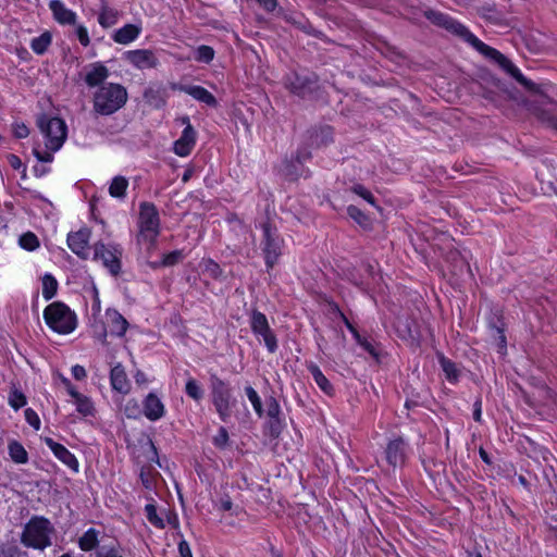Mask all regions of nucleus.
<instances>
[{"label": "nucleus", "mask_w": 557, "mask_h": 557, "mask_svg": "<svg viewBox=\"0 0 557 557\" xmlns=\"http://www.w3.org/2000/svg\"><path fill=\"white\" fill-rule=\"evenodd\" d=\"M261 230L262 238L260 245L267 270L269 272L278 262V259L282 255L284 239L281 237L277 228L270 222L262 223Z\"/></svg>", "instance_id": "0eeeda50"}, {"label": "nucleus", "mask_w": 557, "mask_h": 557, "mask_svg": "<svg viewBox=\"0 0 557 557\" xmlns=\"http://www.w3.org/2000/svg\"><path fill=\"white\" fill-rule=\"evenodd\" d=\"M51 40V34L49 32H45L40 36L32 39L30 48L35 53L44 54L50 46Z\"/></svg>", "instance_id": "f704fd0d"}, {"label": "nucleus", "mask_w": 557, "mask_h": 557, "mask_svg": "<svg viewBox=\"0 0 557 557\" xmlns=\"http://www.w3.org/2000/svg\"><path fill=\"white\" fill-rule=\"evenodd\" d=\"M184 259V253L182 250H173L170 253H166L161 259V264L164 267H172L177 264Z\"/></svg>", "instance_id": "de8ad7c7"}, {"label": "nucleus", "mask_w": 557, "mask_h": 557, "mask_svg": "<svg viewBox=\"0 0 557 557\" xmlns=\"http://www.w3.org/2000/svg\"><path fill=\"white\" fill-rule=\"evenodd\" d=\"M49 8L52 11L53 17L63 25H74L76 22V14L72 10L65 8L61 0H50Z\"/></svg>", "instance_id": "4be33fe9"}, {"label": "nucleus", "mask_w": 557, "mask_h": 557, "mask_svg": "<svg viewBox=\"0 0 557 557\" xmlns=\"http://www.w3.org/2000/svg\"><path fill=\"white\" fill-rule=\"evenodd\" d=\"M212 404L223 422H227L232 413V389L226 382L216 374L210 375Z\"/></svg>", "instance_id": "1a4fd4ad"}, {"label": "nucleus", "mask_w": 557, "mask_h": 557, "mask_svg": "<svg viewBox=\"0 0 557 557\" xmlns=\"http://www.w3.org/2000/svg\"><path fill=\"white\" fill-rule=\"evenodd\" d=\"M144 413L150 421H157L164 416V405L153 393H149L144 400Z\"/></svg>", "instance_id": "412c9836"}, {"label": "nucleus", "mask_w": 557, "mask_h": 557, "mask_svg": "<svg viewBox=\"0 0 557 557\" xmlns=\"http://www.w3.org/2000/svg\"><path fill=\"white\" fill-rule=\"evenodd\" d=\"M109 76V70L102 63H94L85 76V83L89 87L102 84Z\"/></svg>", "instance_id": "a878e982"}, {"label": "nucleus", "mask_w": 557, "mask_h": 557, "mask_svg": "<svg viewBox=\"0 0 557 557\" xmlns=\"http://www.w3.org/2000/svg\"><path fill=\"white\" fill-rule=\"evenodd\" d=\"M472 46L486 58L497 63L502 70H504L507 74L513 77L519 84H521L528 90H535L536 85L532 81L524 77L520 70L498 50L487 46L476 37L472 38Z\"/></svg>", "instance_id": "423d86ee"}, {"label": "nucleus", "mask_w": 557, "mask_h": 557, "mask_svg": "<svg viewBox=\"0 0 557 557\" xmlns=\"http://www.w3.org/2000/svg\"><path fill=\"white\" fill-rule=\"evenodd\" d=\"M486 84H491L493 87H495L499 91H507L506 84L502 82L499 78H496L492 75H488L483 78Z\"/></svg>", "instance_id": "052dcab7"}, {"label": "nucleus", "mask_w": 557, "mask_h": 557, "mask_svg": "<svg viewBox=\"0 0 557 557\" xmlns=\"http://www.w3.org/2000/svg\"><path fill=\"white\" fill-rule=\"evenodd\" d=\"M267 12H273L278 3L276 0H256Z\"/></svg>", "instance_id": "69168bd1"}, {"label": "nucleus", "mask_w": 557, "mask_h": 557, "mask_svg": "<svg viewBox=\"0 0 557 557\" xmlns=\"http://www.w3.org/2000/svg\"><path fill=\"white\" fill-rule=\"evenodd\" d=\"M37 125L46 138L48 150L58 151L64 144L67 135L65 122L58 116L40 115Z\"/></svg>", "instance_id": "6e6552de"}, {"label": "nucleus", "mask_w": 557, "mask_h": 557, "mask_svg": "<svg viewBox=\"0 0 557 557\" xmlns=\"http://www.w3.org/2000/svg\"><path fill=\"white\" fill-rule=\"evenodd\" d=\"M89 235L90 233L88 230H79L78 232L70 233L67 235L69 248L82 259H87L88 257Z\"/></svg>", "instance_id": "2eb2a0df"}, {"label": "nucleus", "mask_w": 557, "mask_h": 557, "mask_svg": "<svg viewBox=\"0 0 557 557\" xmlns=\"http://www.w3.org/2000/svg\"><path fill=\"white\" fill-rule=\"evenodd\" d=\"M58 290V281L52 274H45L42 277V296L46 300L53 298Z\"/></svg>", "instance_id": "e433bc0d"}, {"label": "nucleus", "mask_w": 557, "mask_h": 557, "mask_svg": "<svg viewBox=\"0 0 557 557\" xmlns=\"http://www.w3.org/2000/svg\"><path fill=\"white\" fill-rule=\"evenodd\" d=\"M294 158L304 164L306 161L311 159V152L306 148L299 149Z\"/></svg>", "instance_id": "774afa93"}, {"label": "nucleus", "mask_w": 557, "mask_h": 557, "mask_svg": "<svg viewBox=\"0 0 557 557\" xmlns=\"http://www.w3.org/2000/svg\"><path fill=\"white\" fill-rule=\"evenodd\" d=\"M124 55L129 63L140 70L157 67L159 63L154 53L148 49L126 51Z\"/></svg>", "instance_id": "ddd939ff"}, {"label": "nucleus", "mask_w": 557, "mask_h": 557, "mask_svg": "<svg viewBox=\"0 0 557 557\" xmlns=\"http://www.w3.org/2000/svg\"><path fill=\"white\" fill-rule=\"evenodd\" d=\"M267 406H268L267 413H268L269 419L280 418L281 407H280L278 401L274 397H270L267 400Z\"/></svg>", "instance_id": "864d4df0"}, {"label": "nucleus", "mask_w": 557, "mask_h": 557, "mask_svg": "<svg viewBox=\"0 0 557 557\" xmlns=\"http://www.w3.org/2000/svg\"><path fill=\"white\" fill-rule=\"evenodd\" d=\"M178 553L181 557H193L189 544L185 540L178 543Z\"/></svg>", "instance_id": "0e129e2a"}, {"label": "nucleus", "mask_w": 557, "mask_h": 557, "mask_svg": "<svg viewBox=\"0 0 557 557\" xmlns=\"http://www.w3.org/2000/svg\"><path fill=\"white\" fill-rule=\"evenodd\" d=\"M128 187V181L124 176H115L113 177L110 186L109 194L113 198L123 199L126 196V189Z\"/></svg>", "instance_id": "473e14b6"}, {"label": "nucleus", "mask_w": 557, "mask_h": 557, "mask_svg": "<svg viewBox=\"0 0 557 557\" xmlns=\"http://www.w3.org/2000/svg\"><path fill=\"white\" fill-rule=\"evenodd\" d=\"M9 455L16 463H26L28 461V454L21 443L12 441L9 444Z\"/></svg>", "instance_id": "72a5a7b5"}, {"label": "nucleus", "mask_w": 557, "mask_h": 557, "mask_svg": "<svg viewBox=\"0 0 557 557\" xmlns=\"http://www.w3.org/2000/svg\"><path fill=\"white\" fill-rule=\"evenodd\" d=\"M172 89L184 91L185 94L191 96L194 99L203 102L207 106L215 107L218 104L215 97L202 86L173 84Z\"/></svg>", "instance_id": "a211bd4d"}, {"label": "nucleus", "mask_w": 557, "mask_h": 557, "mask_svg": "<svg viewBox=\"0 0 557 557\" xmlns=\"http://www.w3.org/2000/svg\"><path fill=\"white\" fill-rule=\"evenodd\" d=\"M438 362L441 364V368L443 372L445 373L446 379L449 382H457L459 377V371L456 367V363L453 362L450 359L446 358L443 354H437Z\"/></svg>", "instance_id": "2f4dec72"}, {"label": "nucleus", "mask_w": 557, "mask_h": 557, "mask_svg": "<svg viewBox=\"0 0 557 557\" xmlns=\"http://www.w3.org/2000/svg\"><path fill=\"white\" fill-rule=\"evenodd\" d=\"M333 141V128L329 125L315 126L307 131L306 144L310 148H321Z\"/></svg>", "instance_id": "4468645a"}, {"label": "nucleus", "mask_w": 557, "mask_h": 557, "mask_svg": "<svg viewBox=\"0 0 557 557\" xmlns=\"http://www.w3.org/2000/svg\"><path fill=\"white\" fill-rule=\"evenodd\" d=\"M138 224V243L147 244L149 249L153 248L160 234V218L158 209L152 202L144 201L140 203Z\"/></svg>", "instance_id": "7ed1b4c3"}, {"label": "nucleus", "mask_w": 557, "mask_h": 557, "mask_svg": "<svg viewBox=\"0 0 557 557\" xmlns=\"http://www.w3.org/2000/svg\"><path fill=\"white\" fill-rule=\"evenodd\" d=\"M21 549L12 543H7L0 546V557H21Z\"/></svg>", "instance_id": "603ef678"}, {"label": "nucleus", "mask_w": 557, "mask_h": 557, "mask_svg": "<svg viewBox=\"0 0 557 557\" xmlns=\"http://www.w3.org/2000/svg\"><path fill=\"white\" fill-rule=\"evenodd\" d=\"M24 414L25 420L27 421L28 424H30L35 430L40 429V419L35 410H33L32 408H27Z\"/></svg>", "instance_id": "5fc2aeb1"}, {"label": "nucleus", "mask_w": 557, "mask_h": 557, "mask_svg": "<svg viewBox=\"0 0 557 557\" xmlns=\"http://www.w3.org/2000/svg\"><path fill=\"white\" fill-rule=\"evenodd\" d=\"M13 133L16 138H26L29 135V129L25 124H14Z\"/></svg>", "instance_id": "e2e57ef3"}, {"label": "nucleus", "mask_w": 557, "mask_h": 557, "mask_svg": "<svg viewBox=\"0 0 557 557\" xmlns=\"http://www.w3.org/2000/svg\"><path fill=\"white\" fill-rule=\"evenodd\" d=\"M46 445L51 449L53 455L70 469L77 472L79 468L76 457L62 444L54 442L51 437H45Z\"/></svg>", "instance_id": "dca6fc26"}, {"label": "nucleus", "mask_w": 557, "mask_h": 557, "mask_svg": "<svg viewBox=\"0 0 557 557\" xmlns=\"http://www.w3.org/2000/svg\"><path fill=\"white\" fill-rule=\"evenodd\" d=\"M424 16L434 25L443 27L465 38L469 44L472 45V38L475 36L472 33H470L468 28H466L462 24L456 22L447 14L434 10H426L424 12Z\"/></svg>", "instance_id": "f8f14e48"}, {"label": "nucleus", "mask_w": 557, "mask_h": 557, "mask_svg": "<svg viewBox=\"0 0 557 557\" xmlns=\"http://www.w3.org/2000/svg\"><path fill=\"white\" fill-rule=\"evenodd\" d=\"M487 325L492 332V335L497 341V345L500 350H505L507 346L506 335H505V323L503 321V317L497 313H492L488 318Z\"/></svg>", "instance_id": "b1692460"}, {"label": "nucleus", "mask_w": 557, "mask_h": 557, "mask_svg": "<svg viewBox=\"0 0 557 557\" xmlns=\"http://www.w3.org/2000/svg\"><path fill=\"white\" fill-rule=\"evenodd\" d=\"M145 512L147 520L158 529H164L165 524L162 518L157 513V507L154 504H147L145 506Z\"/></svg>", "instance_id": "ea45409f"}, {"label": "nucleus", "mask_w": 557, "mask_h": 557, "mask_svg": "<svg viewBox=\"0 0 557 557\" xmlns=\"http://www.w3.org/2000/svg\"><path fill=\"white\" fill-rule=\"evenodd\" d=\"M249 324L252 333L261 337L269 352L273 354L277 350V338L271 330L264 313L253 309L250 313Z\"/></svg>", "instance_id": "9b49d317"}, {"label": "nucleus", "mask_w": 557, "mask_h": 557, "mask_svg": "<svg viewBox=\"0 0 557 557\" xmlns=\"http://www.w3.org/2000/svg\"><path fill=\"white\" fill-rule=\"evenodd\" d=\"M359 346H361L376 362H381L382 349L380 345L374 343L373 341L360 336V341H356Z\"/></svg>", "instance_id": "c9c22d12"}, {"label": "nucleus", "mask_w": 557, "mask_h": 557, "mask_svg": "<svg viewBox=\"0 0 557 557\" xmlns=\"http://www.w3.org/2000/svg\"><path fill=\"white\" fill-rule=\"evenodd\" d=\"M111 386L121 394H127L131 388L126 372L121 363H117L110 372Z\"/></svg>", "instance_id": "5701e85b"}, {"label": "nucleus", "mask_w": 557, "mask_h": 557, "mask_svg": "<svg viewBox=\"0 0 557 557\" xmlns=\"http://www.w3.org/2000/svg\"><path fill=\"white\" fill-rule=\"evenodd\" d=\"M100 532L95 528L88 529L79 539L78 547L84 552H90L99 545Z\"/></svg>", "instance_id": "c756f323"}, {"label": "nucleus", "mask_w": 557, "mask_h": 557, "mask_svg": "<svg viewBox=\"0 0 557 557\" xmlns=\"http://www.w3.org/2000/svg\"><path fill=\"white\" fill-rule=\"evenodd\" d=\"M18 243L22 248H24L28 251H33L39 247V239L32 232H27V233L21 235Z\"/></svg>", "instance_id": "79ce46f5"}, {"label": "nucleus", "mask_w": 557, "mask_h": 557, "mask_svg": "<svg viewBox=\"0 0 557 557\" xmlns=\"http://www.w3.org/2000/svg\"><path fill=\"white\" fill-rule=\"evenodd\" d=\"M351 191L356 195L362 197L367 202L372 206H375L374 196L361 184H356L351 187Z\"/></svg>", "instance_id": "3c124183"}, {"label": "nucleus", "mask_w": 557, "mask_h": 557, "mask_svg": "<svg viewBox=\"0 0 557 557\" xmlns=\"http://www.w3.org/2000/svg\"><path fill=\"white\" fill-rule=\"evenodd\" d=\"M54 531V527L49 519L42 516H34L23 529L21 543L26 547L44 550L51 546V535Z\"/></svg>", "instance_id": "f257e3e1"}, {"label": "nucleus", "mask_w": 557, "mask_h": 557, "mask_svg": "<svg viewBox=\"0 0 557 557\" xmlns=\"http://www.w3.org/2000/svg\"><path fill=\"white\" fill-rule=\"evenodd\" d=\"M185 393L188 397L199 401L203 397V389L195 379H189L185 385Z\"/></svg>", "instance_id": "58836bf2"}, {"label": "nucleus", "mask_w": 557, "mask_h": 557, "mask_svg": "<svg viewBox=\"0 0 557 557\" xmlns=\"http://www.w3.org/2000/svg\"><path fill=\"white\" fill-rule=\"evenodd\" d=\"M119 12L115 9L109 8L106 3L101 5V10L98 15V23L103 28H109L116 24Z\"/></svg>", "instance_id": "7c9ffc66"}, {"label": "nucleus", "mask_w": 557, "mask_h": 557, "mask_svg": "<svg viewBox=\"0 0 557 557\" xmlns=\"http://www.w3.org/2000/svg\"><path fill=\"white\" fill-rule=\"evenodd\" d=\"M141 28L135 24H126L122 28L114 32L112 38L115 42L127 45L134 41L140 34Z\"/></svg>", "instance_id": "bb28decb"}, {"label": "nucleus", "mask_w": 557, "mask_h": 557, "mask_svg": "<svg viewBox=\"0 0 557 557\" xmlns=\"http://www.w3.org/2000/svg\"><path fill=\"white\" fill-rule=\"evenodd\" d=\"M123 250L120 245H106L98 242L94 245V259L101 260L104 268L108 269L111 275L117 276L122 270Z\"/></svg>", "instance_id": "9d476101"}, {"label": "nucleus", "mask_w": 557, "mask_h": 557, "mask_svg": "<svg viewBox=\"0 0 557 557\" xmlns=\"http://www.w3.org/2000/svg\"><path fill=\"white\" fill-rule=\"evenodd\" d=\"M140 481L147 490H151L153 486L152 473L149 468L143 467L139 473Z\"/></svg>", "instance_id": "6e6d98bb"}, {"label": "nucleus", "mask_w": 557, "mask_h": 557, "mask_svg": "<svg viewBox=\"0 0 557 557\" xmlns=\"http://www.w3.org/2000/svg\"><path fill=\"white\" fill-rule=\"evenodd\" d=\"M284 85L290 94L302 99H314L320 91L319 77L309 71H294L284 77Z\"/></svg>", "instance_id": "39448f33"}, {"label": "nucleus", "mask_w": 557, "mask_h": 557, "mask_svg": "<svg viewBox=\"0 0 557 557\" xmlns=\"http://www.w3.org/2000/svg\"><path fill=\"white\" fill-rule=\"evenodd\" d=\"M281 173L288 181H296L300 176H308L309 170L305 169L302 163L299 160H296L294 157L290 159H285L281 165Z\"/></svg>", "instance_id": "aec40b11"}, {"label": "nucleus", "mask_w": 557, "mask_h": 557, "mask_svg": "<svg viewBox=\"0 0 557 557\" xmlns=\"http://www.w3.org/2000/svg\"><path fill=\"white\" fill-rule=\"evenodd\" d=\"M72 375L75 380L81 381L87 376V373L84 367L76 364L72 368Z\"/></svg>", "instance_id": "338daca9"}, {"label": "nucleus", "mask_w": 557, "mask_h": 557, "mask_svg": "<svg viewBox=\"0 0 557 557\" xmlns=\"http://www.w3.org/2000/svg\"><path fill=\"white\" fill-rule=\"evenodd\" d=\"M385 456L388 465L397 467L405 462L406 443L401 437L395 438L387 444Z\"/></svg>", "instance_id": "6ab92c4d"}, {"label": "nucleus", "mask_w": 557, "mask_h": 557, "mask_svg": "<svg viewBox=\"0 0 557 557\" xmlns=\"http://www.w3.org/2000/svg\"><path fill=\"white\" fill-rule=\"evenodd\" d=\"M540 120L545 123L548 127H552L557 131V116L546 112L542 111L540 114Z\"/></svg>", "instance_id": "4d7b16f0"}, {"label": "nucleus", "mask_w": 557, "mask_h": 557, "mask_svg": "<svg viewBox=\"0 0 557 557\" xmlns=\"http://www.w3.org/2000/svg\"><path fill=\"white\" fill-rule=\"evenodd\" d=\"M127 101V91L120 84L102 85L94 96V110L101 115H110L120 110Z\"/></svg>", "instance_id": "f03ea898"}, {"label": "nucleus", "mask_w": 557, "mask_h": 557, "mask_svg": "<svg viewBox=\"0 0 557 557\" xmlns=\"http://www.w3.org/2000/svg\"><path fill=\"white\" fill-rule=\"evenodd\" d=\"M245 393H246L248 399L250 400L256 413L259 417H262L264 410H263L262 401H261L258 393L256 392V389L251 386H246Z\"/></svg>", "instance_id": "a19ab883"}, {"label": "nucleus", "mask_w": 557, "mask_h": 557, "mask_svg": "<svg viewBox=\"0 0 557 557\" xmlns=\"http://www.w3.org/2000/svg\"><path fill=\"white\" fill-rule=\"evenodd\" d=\"M197 133L191 124L185 126L181 137L174 143L173 150L180 157L188 156L196 145Z\"/></svg>", "instance_id": "f3484780"}, {"label": "nucleus", "mask_w": 557, "mask_h": 557, "mask_svg": "<svg viewBox=\"0 0 557 557\" xmlns=\"http://www.w3.org/2000/svg\"><path fill=\"white\" fill-rule=\"evenodd\" d=\"M230 442L228 432L224 426H221L218 434L213 437L212 443L215 447L224 449Z\"/></svg>", "instance_id": "09e8293b"}, {"label": "nucleus", "mask_w": 557, "mask_h": 557, "mask_svg": "<svg viewBox=\"0 0 557 557\" xmlns=\"http://www.w3.org/2000/svg\"><path fill=\"white\" fill-rule=\"evenodd\" d=\"M44 319L47 325L59 334L72 333L77 325L75 312L61 301L47 306L44 310Z\"/></svg>", "instance_id": "20e7f679"}, {"label": "nucleus", "mask_w": 557, "mask_h": 557, "mask_svg": "<svg viewBox=\"0 0 557 557\" xmlns=\"http://www.w3.org/2000/svg\"><path fill=\"white\" fill-rule=\"evenodd\" d=\"M144 100L154 109H161L166 103L165 90L162 88L149 87L144 91Z\"/></svg>", "instance_id": "cd10ccee"}, {"label": "nucleus", "mask_w": 557, "mask_h": 557, "mask_svg": "<svg viewBox=\"0 0 557 557\" xmlns=\"http://www.w3.org/2000/svg\"><path fill=\"white\" fill-rule=\"evenodd\" d=\"M77 411L84 416L92 414L94 407L90 399L84 395L75 400Z\"/></svg>", "instance_id": "a18cd8bd"}, {"label": "nucleus", "mask_w": 557, "mask_h": 557, "mask_svg": "<svg viewBox=\"0 0 557 557\" xmlns=\"http://www.w3.org/2000/svg\"><path fill=\"white\" fill-rule=\"evenodd\" d=\"M307 368L308 371L311 373L315 384L321 388V391H323L329 396L333 395L334 387L327 380V377L322 373L320 368L312 362L308 364Z\"/></svg>", "instance_id": "c85d7f7f"}, {"label": "nucleus", "mask_w": 557, "mask_h": 557, "mask_svg": "<svg viewBox=\"0 0 557 557\" xmlns=\"http://www.w3.org/2000/svg\"><path fill=\"white\" fill-rule=\"evenodd\" d=\"M106 317L112 335L121 337L126 333L128 322L117 310L108 309L106 311Z\"/></svg>", "instance_id": "393cba45"}, {"label": "nucleus", "mask_w": 557, "mask_h": 557, "mask_svg": "<svg viewBox=\"0 0 557 557\" xmlns=\"http://www.w3.org/2000/svg\"><path fill=\"white\" fill-rule=\"evenodd\" d=\"M76 35H77V38H78L79 42L84 47H87L90 44L88 32H87V28L85 26L78 25L76 27Z\"/></svg>", "instance_id": "13d9d810"}, {"label": "nucleus", "mask_w": 557, "mask_h": 557, "mask_svg": "<svg viewBox=\"0 0 557 557\" xmlns=\"http://www.w3.org/2000/svg\"><path fill=\"white\" fill-rule=\"evenodd\" d=\"M336 310L339 312V315L344 322V324L346 325V327L349 330V332L351 333V335L354 336V338L356 341H360V333L358 332V330L350 323V321L347 319V317L339 311L338 307L336 306Z\"/></svg>", "instance_id": "bf43d9fd"}, {"label": "nucleus", "mask_w": 557, "mask_h": 557, "mask_svg": "<svg viewBox=\"0 0 557 557\" xmlns=\"http://www.w3.org/2000/svg\"><path fill=\"white\" fill-rule=\"evenodd\" d=\"M214 58V50L210 46L201 45L196 50L195 59L198 62L210 63Z\"/></svg>", "instance_id": "c03bdc74"}, {"label": "nucleus", "mask_w": 557, "mask_h": 557, "mask_svg": "<svg viewBox=\"0 0 557 557\" xmlns=\"http://www.w3.org/2000/svg\"><path fill=\"white\" fill-rule=\"evenodd\" d=\"M283 430V424L280 418L269 419L267 423V434L271 438H277Z\"/></svg>", "instance_id": "49530a36"}, {"label": "nucleus", "mask_w": 557, "mask_h": 557, "mask_svg": "<svg viewBox=\"0 0 557 557\" xmlns=\"http://www.w3.org/2000/svg\"><path fill=\"white\" fill-rule=\"evenodd\" d=\"M9 405L18 410L26 405V396L18 389H12L9 395Z\"/></svg>", "instance_id": "37998d69"}, {"label": "nucleus", "mask_w": 557, "mask_h": 557, "mask_svg": "<svg viewBox=\"0 0 557 557\" xmlns=\"http://www.w3.org/2000/svg\"><path fill=\"white\" fill-rule=\"evenodd\" d=\"M52 152L51 150L49 151H39L37 148H34V156L36 157V159L40 162H51L53 160V156H52Z\"/></svg>", "instance_id": "680f3d73"}, {"label": "nucleus", "mask_w": 557, "mask_h": 557, "mask_svg": "<svg viewBox=\"0 0 557 557\" xmlns=\"http://www.w3.org/2000/svg\"><path fill=\"white\" fill-rule=\"evenodd\" d=\"M347 214L356 223H358L362 227H368L370 225V219L367 214H364L358 207L348 206Z\"/></svg>", "instance_id": "4c0bfd02"}, {"label": "nucleus", "mask_w": 557, "mask_h": 557, "mask_svg": "<svg viewBox=\"0 0 557 557\" xmlns=\"http://www.w3.org/2000/svg\"><path fill=\"white\" fill-rule=\"evenodd\" d=\"M205 272L212 278L214 280H218L221 277L223 271L221 269V267L219 265V263H216L214 260L212 259H208L206 262H205Z\"/></svg>", "instance_id": "8fccbe9b"}]
</instances>
